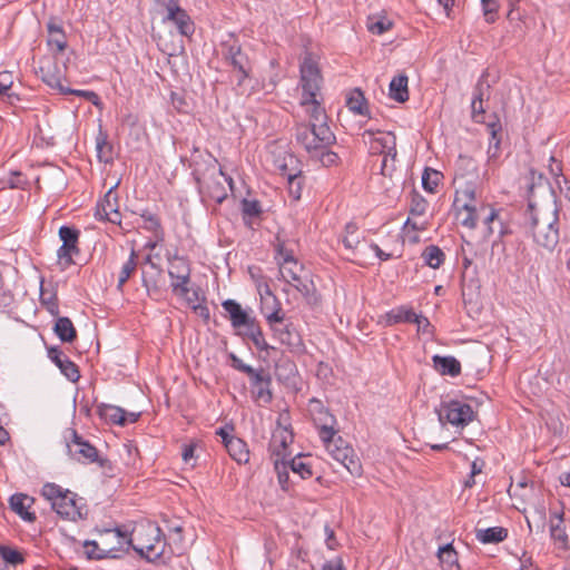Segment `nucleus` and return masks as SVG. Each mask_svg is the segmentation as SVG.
<instances>
[{
    "label": "nucleus",
    "instance_id": "nucleus-1",
    "mask_svg": "<svg viewBox=\"0 0 570 570\" xmlns=\"http://www.w3.org/2000/svg\"><path fill=\"white\" fill-rule=\"evenodd\" d=\"M531 185L528 195V213L530 215L534 242L552 250L559 243V205L556 193L541 173L530 170Z\"/></svg>",
    "mask_w": 570,
    "mask_h": 570
},
{
    "label": "nucleus",
    "instance_id": "nucleus-2",
    "mask_svg": "<svg viewBox=\"0 0 570 570\" xmlns=\"http://www.w3.org/2000/svg\"><path fill=\"white\" fill-rule=\"evenodd\" d=\"M193 177L198 186L199 193H206L218 203L226 198L223 184L217 179L224 176L222 168H218L217 159L208 151H202L195 147L190 156Z\"/></svg>",
    "mask_w": 570,
    "mask_h": 570
},
{
    "label": "nucleus",
    "instance_id": "nucleus-3",
    "mask_svg": "<svg viewBox=\"0 0 570 570\" xmlns=\"http://www.w3.org/2000/svg\"><path fill=\"white\" fill-rule=\"evenodd\" d=\"M125 544L128 546L126 551H128L130 547L149 562L158 560L165 553L166 548L161 529L153 522L140 524L131 532L127 530Z\"/></svg>",
    "mask_w": 570,
    "mask_h": 570
},
{
    "label": "nucleus",
    "instance_id": "nucleus-4",
    "mask_svg": "<svg viewBox=\"0 0 570 570\" xmlns=\"http://www.w3.org/2000/svg\"><path fill=\"white\" fill-rule=\"evenodd\" d=\"M41 495L50 502L52 510L65 520L77 521L87 518L88 510L85 504L78 503L77 494L63 490L58 484L46 483L41 489Z\"/></svg>",
    "mask_w": 570,
    "mask_h": 570
},
{
    "label": "nucleus",
    "instance_id": "nucleus-5",
    "mask_svg": "<svg viewBox=\"0 0 570 570\" xmlns=\"http://www.w3.org/2000/svg\"><path fill=\"white\" fill-rule=\"evenodd\" d=\"M100 541L87 540L83 547L87 549L88 559L102 560L107 558H118V551L124 550L125 539L127 538V529L116 527L114 529L102 528L96 529Z\"/></svg>",
    "mask_w": 570,
    "mask_h": 570
},
{
    "label": "nucleus",
    "instance_id": "nucleus-6",
    "mask_svg": "<svg viewBox=\"0 0 570 570\" xmlns=\"http://www.w3.org/2000/svg\"><path fill=\"white\" fill-rule=\"evenodd\" d=\"M222 55L223 60L236 77V86L243 88L246 80L252 78L253 61L234 35H229V38L222 42Z\"/></svg>",
    "mask_w": 570,
    "mask_h": 570
},
{
    "label": "nucleus",
    "instance_id": "nucleus-7",
    "mask_svg": "<svg viewBox=\"0 0 570 570\" xmlns=\"http://www.w3.org/2000/svg\"><path fill=\"white\" fill-rule=\"evenodd\" d=\"M263 313L266 317L274 336L277 337L282 344L291 347H295L299 344V335L296 333L292 324H284L285 314L281 307V303L277 297H274V307L267 313V305H263Z\"/></svg>",
    "mask_w": 570,
    "mask_h": 570
},
{
    "label": "nucleus",
    "instance_id": "nucleus-8",
    "mask_svg": "<svg viewBox=\"0 0 570 570\" xmlns=\"http://www.w3.org/2000/svg\"><path fill=\"white\" fill-rule=\"evenodd\" d=\"M436 413L442 425L449 423L456 428L466 426L475 415L472 406L462 400L442 401Z\"/></svg>",
    "mask_w": 570,
    "mask_h": 570
},
{
    "label": "nucleus",
    "instance_id": "nucleus-9",
    "mask_svg": "<svg viewBox=\"0 0 570 570\" xmlns=\"http://www.w3.org/2000/svg\"><path fill=\"white\" fill-rule=\"evenodd\" d=\"M301 85L303 89V101L314 102L321 89L322 76L317 63L311 55H306L301 63Z\"/></svg>",
    "mask_w": 570,
    "mask_h": 570
},
{
    "label": "nucleus",
    "instance_id": "nucleus-10",
    "mask_svg": "<svg viewBox=\"0 0 570 570\" xmlns=\"http://www.w3.org/2000/svg\"><path fill=\"white\" fill-rule=\"evenodd\" d=\"M166 14L163 17L164 23H171L183 37H191L195 32V23L178 0H166L163 2Z\"/></svg>",
    "mask_w": 570,
    "mask_h": 570
},
{
    "label": "nucleus",
    "instance_id": "nucleus-11",
    "mask_svg": "<svg viewBox=\"0 0 570 570\" xmlns=\"http://www.w3.org/2000/svg\"><path fill=\"white\" fill-rule=\"evenodd\" d=\"M379 136H376L375 131L372 129H366L362 137L366 144H368V151L371 155H382V156H391L393 161H396L397 150H396V137L393 132H381L377 131Z\"/></svg>",
    "mask_w": 570,
    "mask_h": 570
},
{
    "label": "nucleus",
    "instance_id": "nucleus-12",
    "mask_svg": "<svg viewBox=\"0 0 570 570\" xmlns=\"http://www.w3.org/2000/svg\"><path fill=\"white\" fill-rule=\"evenodd\" d=\"M72 439L67 443L69 455L77 462L89 464L97 462L100 466H105L106 459H101L98 450L83 440L76 431H71Z\"/></svg>",
    "mask_w": 570,
    "mask_h": 570
},
{
    "label": "nucleus",
    "instance_id": "nucleus-13",
    "mask_svg": "<svg viewBox=\"0 0 570 570\" xmlns=\"http://www.w3.org/2000/svg\"><path fill=\"white\" fill-rule=\"evenodd\" d=\"M79 236V230L72 226H61L59 228V238L62 245L59 247L57 255L62 268L75 264L72 257L80 252L78 247Z\"/></svg>",
    "mask_w": 570,
    "mask_h": 570
},
{
    "label": "nucleus",
    "instance_id": "nucleus-14",
    "mask_svg": "<svg viewBox=\"0 0 570 570\" xmlns=\"http://www.w3.org/2000/svg\"><path fill=\"white\" fill-rule=\"evenodd\" d=\"M308 411L314 424L320 430L321 439H330L333 434H336L334 430L335 417L324 407L321 401L311 400Z\"/></svg>",
    "mask_w": 570,
    "mask_h": 570
},
{
    "label": "nucleus",
    "instance_id": "nucleus-15",
    "mask_svg": "<svg viewBox=\"0 0 570 570\" xmlns=\"http://www.w3.org/2000/svg\"><path fill=\"white\" fill-rule=\"evenodd\" d=\"M335 142V135L326 122H314V130L311 138L304 145L305 150L312 156H318V153Z\"/></svg>",
    "mask_w": 570,
    "mask_h": 570
},
{
    "label": "nucleus",
    "instance_id": "nucleus-16",
    "mask_svg": "<svg viewBox=\"0 0 570 570\" xmlns=\"http://www.w3.org/2000/svg\"><path fill=\"white\" fill-rule=\"evenodd\" d=\"M253 397L259 405H267L273 401L271 390L272 376L264 368H259L250 379Z\"/></svg>",
    "mask_w": 570,
    "mask_h": 570
},
{
    "label": "nucleus",
    "instance_id": "nucleus-17",
    "mask_svg": "<svg viewBox=\"0 0 570 570\" xmlns=\"http://www.w3.org/2000/svg\"><path fill=\"white\" fill-rule=\"evenodd\" d=\"M484 239L497 235L501 240L505 235L510 234L508 225L500 216V212L491 206H484Z\"/></svg>",
    "mask_w": 570,
    "mask_h": 570
},
{
    "label": "nucleus",
    "instance_id": "nucleus-18",
    "mask_svg": "<svg viewBox=\"0 0 570 570\" xmlns=\"http://www.w3.org/2000/svg\"><path fill=\"white\" fill-rule=\"evenodd\" d=\"M330 455L340 462L352 475L362 474V465L360 460L355 456L354 450L346 443L340 445V449H332V444L328 445Z\"/></svg>",
    "mask_w": 570,
    "mask_h": 570
},
{
    "label": "nucleus",
    "instance_id": "nucleus-19",
    "mask_svg": "<svg viewBox=\"0 0 570 570\" xmlns=\"http://www.w3.org/2000/svg\"><path fill=\"white\" fill-rule=\"evenodd\" d=\"M48 356L70 382L80 379L78 366L59 347L48 348Z\"/></svg>",
    "mask_w": 570,
    "mask_h": 570
},
{
    "label": "nucleus",
    "instance_id": "nucleus-20",
    "mask_svg": "<svg viewBox=\"0 0 570 570\" xmlns=\"http://www.w3.org/2000/svg\"><path fill=\"white\" fill-rule=\"evenodd\" d=\"M33 503L35 498L24 493H14L9 499L10 509L27 522H33L36 520L35 512L30 511Z\"/></svg>",
    "mask_w": 570,
    "mask_h": 570
},
{
    "label": "nucleus",
    "instance_id": "nucleus-21",
    "mask_svg": "<svg viewBox=\"0 0 570 570\" xmlns=\"http://www.w3.org/2000/svg\"><path fill=\"white\" fill-rule=\"evenodd\" d=\"M293 433L287 429L277 428L272 435L269 450L272 455L279 461H284L286 456L287 446L293 442Z\"/></svg>",
    "mask_w": 570,
    "mask_h": 570
},
{
    "label": "nucleus",
    "instance_id": "nucleus-22",
    "mask_svg": "<svg viewBox=\"0 0 570 570\" xmlns=\"http://www.w3.org/2000/svg\"><path fill=\"white\" fill-rule=\"evenodd\" d=\"M238 334L244 338H248L259 351H267L271 346L266 343L263 331L255 317L248 320L247 324L238 330Z\"/></svg>",
    "mask_w": 570,
    "mask_h": 570
},
{
    "label": "nucleus",
    "instance_id": "nucleus-23",
    "mask_svg": "<svg viewBox=\"0 0 570 570\" xmlns=\"http://www.w3.org/2000/svg\"><path fill=\"white\" fill-rule=\"evenodd\" d=\"M223 308L228 314L230 324L236 330H242L244 324L253 316L242 307V305L234 299H226L222 303Z\"/></svg>",
    "mask_w": 570,
    "mask_h": 570
},
{
    "label": "nucleus",
    "instance_id": "nucleus-24",
    "mask_svg": "<svg viewBox=\"0 0 570 570\" xmlns=\"http://www.w3.org/2000/svg\"><path fill=\"white\" fill-rule=\"evenodd\" d=\"M297 164V159L292 154L285 153L284 156L276 160V167L281 175L286 177L289 185V193L294 194V184L298 178L301 170L296 169L294 165Z\"/></svg>",
    "mask_w": 570,
    "mask_h": 570
},
{
    "label": "nucleus",
    "instance_id": "nucleus-25",
    "mask_svg": "<svg viewBox=\"0 0 570 570\" xmlns=\"http://www.w3.org/2000/svg\"><path fill=\"white\" fill-rule=\"evenodd\" d=\"M484 206L476 207L475 204L468 205L456 209V216L461 219V224L470 229H474L479 220L484 223Z\"/></svg>",
    "mask_w": 570,
    "mask_h": 570
},
{
    "label": "nucleus",
    "instance_id": "nucleus-26",
    "mask_svg": "<svg viewBox=\"0 0 570 570\" xmlns=\"http://www.w3.org/2000/svg\"><path fill=\"white\" fill-rule=\"evenodd\" d=\"M40 77L50 88L58 90L60 94L65 91L61 83L59 67L56 62L48 61L39 68Z\"/></svg>",
    "mask_w": 570,
    "mask_h": 570
},
{
    "label": "nucleus",
    "instance_id": "nucleus-27",
    "mask_svg": "<svg viewBox=\"0 0 570 570\" xmlns=\"http://www.w3.org/2000/svg\"><path fill=\"white\" fill-rule=\"evenodd\" d=\"M434 368L442 375L458 376L461 373V364L453 356H433Z\"/></svg>",
    "mask_w": 570,
    "mask_h": 570
},
{
    "label": "nucleus",
    "instance_id": "nucleus-28",
    "mask_svg": "<svg viewBox=\"0 0 570 570\" xmlns=\"http://www.w3.org/2000/svg\"><path fill=\"white\" fill-rule=\"evenodd\" d=\"M56 323L53 326L55 334L60 338L61 342L72 343L77 338V331L69 317L56 316Z\"/></svg>",
    "mask_w": 570,
    "mask_h": 570
},
{
    "label": "nucleus",
    "instance_id": "nucleus-29",
    "mask_svg": "<svg viewBox=\"0 0 570 570\" xmlns=\"http://www.w3.org/2000/svg\"><path fill=\"white\" fill-rule=\"evenodd\" d=\"M226 451L230 455L233 460L237 463H247L249 460V450L247 449V444L239 438L235 436L234 439H229L225 446Z\"/></svg>",
    "mask_w": 570,
    "mask_h": 570
},
{
    "label": "nucleus",
    "instance_id": "nucleus-30",
    "mask_svg": "<svg viewBox=\"0 0 570 570\" xmlns=\"http://www.w3.org/2000/svg\"><path fill=\"white\" fill-rule=\"evenodd\" d=\"M409 78L405 75L395 76L390 82V97L397 102H405L409 100Z\"/></svg>",
    "mask_w": 570,
    "mask_h": 570
},
{
    "label": "nucleus",
    "instance_id": "nucleus-31",
    "mask_svg": "<svg viewBox=\"0 0 570 570\" xmlns=\"http://www.w3.org/2000/svg\"><path fill=\"white\" fill-rule=\"evenodd\" d=\"M386 325L392 326L399 323H413L417 320V315L412 308L406 306H399L391 309L385 314Z\"/></svg>",
    "mask_w": 570,
    "mask_h": 570
},
{
    "label": "nucleus",
    "instance_id": "nucleus-32",
    "mask_svg": "<svg viewBox=\"0 0 570 570\" xmlns=\"http://www.w3.org/2000/svg\"><path fill=\"white\" fill-rule=\"evenodd\" d=\"M291 285L302 294L308 305L315 306L320 303V296L312 279L299 277V281H293Z\"/></svg>",
    "mask_w": 570,
    "mask_h": 570
},
{
    "label": "nucleus",
    "instance_id": "nucleus-33",
    "mask_svg": "<svg viewBox=\"0 0 570 570\" xmlns=\"http://www.w3.org/2000/svg\"><path fill=\"white\" fill-rule=\"evenodd\" d=\"M438 558L443 570H460L458 552L454 550L452 543L440 547Z\"/></svg>",
    "mask_w": 570,
    "mask_h": 570
},
{
    "label": "nucleus",
    "instance_id": "nucleus-34",
    "mask_svg": "<svg viewBox=\"0 0 570 570\" xmlns=\"http://www.w3.org/2000/svg\"><path fill=\"white\" fill-rule=\"evenodd\" d=\"M508 530L503 527L475 529V538L482 543H499L505 540Z\"/></svg>",
    "mask_w": 570,
    "mask_h": 570
},
{
    "label": "nucleus",
    "instance_id": "nucleus-35",
    "mask_svg": "<svg viewBox=\"0 0 570 570\" xmlns=\"http://www.w3.org/2000/svg\"><path fill=\"white\" fill-rule=\"evenodd\" d=\"M475 203V187L472 183H465L464 186L455 190L453 206L455 209L468 207Z\"/></svg>",
    "mask_w": 570,
    "mask_h": 570
},
{
    "label": "nucleus",
    "instance_id": "nucleus-36",
    "mask_svg": "<svg viewBox=\"0 0 570 570\" xmlns=\"http://www.w3.org/2000/svg\"><path fill=\"white\" fill-rule=\"evenodd\" d=\"M98 413L101 419L114 424L125 426V410L122 407L109 404L98 406Z\"/></svg>",
    "mask_w": 570,
    "mask_h": 570
},
{
    "label": "nucleus",
    "instance_id": "nucleus-37",
    "mask_svg": "<svg viewBox=\"0 0 570 570\" xmlns=\"http://www.w3.org/2000/svg\"><path fill=\"white\" fill-rule=\"evenodd\" d=\"M262 213V206L258 200L246 198L242 200L243 220L247 227L253 228V218L259 217Z\"/></svg>",
    "mask_w": 570,
    "mask_h": 570
},
{
    "label": "nucleus",
    "instance_id": "nucleus-38",
    "mask_svg": "<svg viewBox=\"0 0 570 570\" xmlns=\"http://www.w3.org/2000/svg\"><path fill=\"white\" fill-rule=\"evenodd\" d=\"M488 131L490 134V140H489V148H488V156L490 159L497 158L500 153V144L501 138L499 136L502 127L499 120L489 122L487 125Z\"/></svg>",
    "mask_w": 570,
    "mask_h": 570
},
{
    "label": "nucleus",
    "instance_id": "nucleus-39",
    "mask_svg": "<svg viewBox=\"0 0 570 570\" xmlns=\"http://www.w3.org/2000/svg\"><path fill=\"white\" fill-rule=\"evenodd\" d=\"M421 257L428 266L435 269L444 263L445 254L439 246L429 245L423 249Z\"/></svg>",
    "mask_w": 570,
    "mask_h": 570
},
{
    "label": "nucleus",
    "instance_id": "nucleus-40",
    "mask_svg": "<svg viewBox=\"0 0 570 570\" xmlns=\"http://www.w3.org/2000/svg\"><path fill=\"white\" fill-rule=\"evenodd\" d=\"M168 275L171 279L184 277L186 278L187 275H190L188 261L179 256L169 258Z\"/></svg>",
    "mask_w": 570,
    "mask_h": 570
},
{
    "label": "nucleus",
    "instance_id": "nucleus-41",
    "mask_svg": "<svg viewBox=\"0 0 570 570\" xmlns=\"http://www.w3.org/2000/svg\"><path fill=\"white\" fill-rule=\"evenodd\" d=\"M47 29L49 33V45H55L60 52L63 51L67 47V41L62 27L55 21H50L47 24Z\"/></svg>",
    "mask_w": 570,
    "mask_h": 570
},
{
    "label": "nucleus",
    "instance_id": "nucleus-42",
    "mask_svg": "<svg viewBox=\"0 0 570 570\" xmlns=\"http://www.w3.org/2000/svg\"><path fill=\"white\" fill-rule=\"evenodd\" d=\"M346 106L356 115H365L367 112L365 97L358 88L347 96Z\"/></svg>",
    "mask_w": 570,
    "mask_h": 570
},
{
    "label": "nucleus",
    "instance_id": "nucleus-43",
    "mask_svg": "<svg viewBox=\"0 0 570 570\" xmlns=\"http://www.w3.org/2000/svg\"><path fill=\"white\" fill-rule=\"evenodd\" d=\"M140 216L144 220L141 227L145 228L146 230L153 232L157 240H163L164 229L161 227V223L158 216L149 213L148 210H144Z\"/></svg>",
    "mask_w": 570,
    "mask_h": 570
},
{
    "label": "nucleus",
    "instance_id": "nucleus-44",
    "mask_svg": "<svg viewBox=\"0 0 570 570\" xmlns=\"http://www.w3.org/2000/svg\"><path fill=\"white\" fill-rule=\"evenodd\" d=\"M136 268H137V253L135 252V249H131L128 261L126 263H124V265L121 266V269L119 272L118 283H117V288L119 291L122 289L124 285L127 283V281L134 274Z\"/></svg>",
    "mask_w": 570,
    "mask_h": 570
},
{
    "label": "nucleus",
    "instance_id": "nucleus-45",
    "mask_svg": "<svg viewBox=\"0 0 570 570\" xmlns=\"http://www.w3.org/2000/svg\"><path fill=\"white\" fill-rule=\"evenodd\" d=\"M0 558L6 564L13 567L24 562V556L20 550L6 544H0Z\"/></svg>",
    "mask_w": 570,
    "mask_h": 570
},
{
    "label": "nucleus",
    "instance_id": "nucleus-46",
    "mask_svg": "<svg viewBox=\"0 0 570 570\" xmlns=\"http://www.w3.org/2000/svg\"><path fill=\"white\" fill-rule=\"evenodd\" d=\"M393 26V22L384 16L368 17L367 29L373 35L381 36L389 31Z\"/></svg>",
    "mask_w": 570,
    "mask_h": 570
},
{
    "label": "nucleus",
    "instance_id": "nucleus-47",
    "mask_svg": "<svg viewBox=\"0 0 570 570\" xmlns=\"http://www.w3.org/2000/svg\"><path fill=\"white\" fill-rule=\"evenodd\" d=\"M361 234L358 233V227L355 223H347L345 226V232L343 236V244L347 249H355L357 245L361 243Z\"/></svg>",
    "mask_w": 570,
    "mask_h": 570
},
{
    "label": "nucleus",
    "instance_id": "nucleus-48",
    "mask_svg": "<svg viewBox=\"0 0 570 570\" xmlns=\"http://www.w3.org/2000/svg\"><path fill=\"white\" fill-rule=\"evenodd\" d=\"M301 272H303V266L299 265L297 261L291 263L289 265L279 263L281 277L288 284H291L293 281H299Z\"/></svg>",
    "mask_w": 570,
    "mask_h": 570
},
{
    "label": "nucleus",
    "instance_id": "nucleus-49",
    "mask_svg": "<svg viewBox=\"0 0 570 570\" xmlns=\"http://www.w3.org/2000/svg\"><path fill=\"white\" fill-rule=\"evenodd\" d=\"M443 175L432 168H425L422 175V186L429 193H434Z\"/></svg>",
    "mask_w": 570,
    "mask_h": 570
},
{
    "label": "nucleus",
    "instance_id": "nucleus-50",
    "mask_svg": "<svg viewBox=\"0 0 570 570\" xmlns=\"http://www.w3.org/2000/svg\"><path fill=\"white\" fill-rule=\"evenodd\" d=\"M97 155L104 163L112 161V145L107 141V136L99 134L96 141Z\"/></svg>",
    "mask_w": 570,
    "mask_h": 570
},
{
    "label": "nucleus",
    "instance_id": "nucleus-51",
    "mask_svg": "<svg viewBox=\"0 0 570 570\" xmlns=\"http://www.w3.org/2000/svg\"><path fill=\"white\" fill-rule=\"evenodd\" d=\"M289 466V469L295 473L298 474L301 479H308L313 475L311 465L303 461L302 456L298 455L288 462H286Z\"/></svg>",
    "mask_w": 570,
    "mask_h": 570
},
{
    "label": "nucleus",
    "instance_id": "nucleus-52",
    "mask_svg": "<svg viewBox=\"0 0 570 570\" xmlns=\"http://www.w3.org/2000/svg\"><path fill=\"white\" fill-rule=\"evenodd\" d=\"M40 302H41V305L45 306L46 309L52 316L59 315V303H58V297H57L56 293H52V292L49 293V292L41 289Z\"/></svg>",
    "mask_w": 570,
    "mask_h": 570
},
{
    "label": "nucleus",
    "instance_id": "nucleus-53",
    "mask_svg": "<svg viewBox=\"0 0 570 570\" xmlns=\"http://www.w3.org/2000/svg\"><path fill=\"white\" fill-rule=\"evenodd\" d=\"M302 106H307V112L309 114L312 122L322 124L326 122V115L324 108L321 106L318 100L315 98L314 102H304L302 100Z\"/></svg>",
    "mask_w": 570,
    "mask_h": 570
},
{
    "label": "nucleus",
    "instance_id": "nucleus-54",
    "mask_svg": "<svg viewBox=\"0 0 570 570\" xmlns=\"http://www.w3.org/2000/svg\"><path fill=\"white\" fill-rule=\"evenodd\" d=\"M490 88L488 72H483L474 87V97L472 100L480 102V100L488 99L490 97Z\"/></svg>",
    "mask_w": 570,
    "mask_h": 570
},
{
    "label": "nucleus",
    "instance_id": "nucleus-55",
    "mask_svg": "<svg viewBox=\"0 0 570 570\" xmlns=\"http://www.w3.org/2000/svg\"><path fill=\"white\" fill-rule=\"evenodd\" d=\"M429 203L419 193L413 191L410 204V214L412 216H422L428 209Z\"/></svg>",
    "mask_w": 570,
    "mask_h": 570
},
{
    "label": "nucleus",
    "instance_id": "nucleus-56",
    "mask_svg": "<svg viewBox=\"0 0 570 570\" xmlns=\"http://www.w3.org/2000/svg\"><path fill=\"white\" fill-rule=\"evenodd\" d=\"M275 250L277 254L276 258L278 259V264L284 263L285 265H289L291 263L296 261L294 257L293 250L288 249L285 246V243L279 240V238H277V244L275 245Z\"/></svg>",
    "mask_w": 570,
    "mask_h": 570
},
{
    "label": "nucleus",
    "instance_id": "nucleus-57",
    "mask_svg": "<svg viewBox=\"0 0 570 570\" xmlns=\"http://www.w3.org/2000/svg\"><path fill=\"white\" fill-rule=\"evenodd\" d=\"M274 465H275V470L277 472L278 483L281 484L283 490H288V481H289V475H288V471H287V468H289L288 464L286 463L285 460L279 461V459H275Z\"/></svg>",
    "mask_w": 570,
    "mask_h": 570
},
{
    "label": "nucleus",
    "instance_id": "nucleus-58",
    "mask_svg": "<svg viewBox=\"0 0 570 570\" xmlns=\"http://www.w3.org/2000/svg\"><path fill=\"white\" fill-rule=\"evenodd\" d=\"M314 130V122H311L309 125L306 124H299L295 128V138L298 144H301L303 147L311 138V134Z\"/></svg>",
    "mask_w": 570,
    "mask_h": 570
},
{
    "label": "nucleus",
    "instance_id": "nucleus-59",
    "mask_svg": "<svg viewBox=\"0 0 570 570\" xmlns=\"http://www.w3.org/2000/svg\"><path fill=\"white\" fill-rule=\"evenodd\" d=\"M314 130V122H311L309 125L306 124H299L295 128V138L298 144H301L303 147L311 138V134Z\"/></svg>",
    "mask_w": 570,
    "mask_h": 570
},
{
    "label": "nucleus",
    "instance_id": "nucleus-60",
    "mask_svg": "<svg viewBox=\"0 0 570 570\" xmlns=\"http://www.w3.org/2000/svg\"><path fill=\"white\" fill-rule=\"evenodd\" d=\"M189 282L190 275H187L186 278H174L171 282L173 292L177 295L186 297L189 293Z\"/></svg>",
    "mask_w": 570,
    "mask_h": 570
},
{
    "label": "nucleus",
    "instance_id": "nucleus-61",
    "mask_svg": "<svg viewBox=\"0 0 570 570\" xmlns=\"http://www.w3.org/2000/svg\"><path fill=\"white\" fill-rule=\"evenodd\" d=\"M229 360L232 361V366L242 372V373H245L248 375V377L250 379L258 370H255L254 367H252L250 365H247L245 364L237 355H235L234 353H230L229 354Z\"/></svg>",
    "mask_w": 570,
    "mask_h": 570
},
{
    "label": "nucleus",
    "instance_id": "nucleus-62",
    "mask_svg": "<svg viewBox=\"0 0 570 570\" xmlns=\"http://www.w3.org/2000/svg\"><path fill=\"white\" fill-rule=\"evenodd\" d=\"M95 216L98 219L108 220V222H110L112 224H119L120 223V214L117 210V208L114 209V210H107L106 206L101 207L100 209H96Z\"/></svg>",
    "mask_w": 570,
    "mask_h": 570
},
{
    "label": "nucleus",
    "instance_id": "nucleus-63",
    "mask_svg": "<svg viewBox=\"0 0 570 570\" xmlns=\"http://www.w3.org/2000/svg\"><path fill=\"white\" fill-rule=\"evenodd\" d=\"M483 13L488 22H493L499 9L497 0H481Z\"/></svg>",
    "mask_w": 570,
    "mask_h": 570
},
{
    "label": "nucleus",
    "instance_id": "nucleus-64",
    "mask_svg": "<svg viewBox=\"0 0 570 570\" xmlns=\"http://www.w3.org/2000/svg\"><path fill=\"white\" fill-rule=\"evenodd\" d=\"M563 523L554 522L553 520H550V534L551 538L556 541L566 542L568 539L567 532Z\"/></svg>",
    "mask_w": 570,
    "mask_h": 570
}]
</instances>
